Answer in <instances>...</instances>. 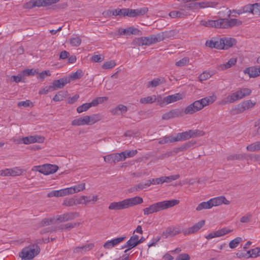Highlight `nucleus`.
Listing matches in <instances>:
<instances>
[{
	"label": "nucleus",
	"instance_id": "obj_17",
	"mask_svg": "<svg viewBox=\"0 0 260 260\" xmlns=\"http://www.w3.org/2000/svg\"><path fill=\"white\" fill-rule=\"evenodd\" d=\"M127 208L125 199L119 202H114L110 204L108 209L110 210H120Z\"/></svg>",
	"mask_w": 260,
	"mask_h": 260
},
{
	"label": "nucleus",
	"instance_id": "obj_9",
	"mask_svg": "<svg viewBox=\"0 0 260 260\" xmlns=\"http://www.w3.org/2000/svg\"><path fill=\"white\" fill-rule=\"evenodd\" d=\"M252 92V91L250 89L248 88H241L239 90L236 91V92L232 93V97L233 98H231L233 101H237L239 100H241L244 98L246 96L250 95Z\"/></svg>",
	"mask_w": 260,
	"mask_h": 260
},
{
	"label": "nucleus",
	"instance_id": "obj_1",
	"mask_svg": "<svg viewBox=\"0 0 260 260\" xmlns=\"http://www.w3.org/2000/svg\"><path fill=\"white\" fill-rule=\"evenodd\" d=\"M201 24L206 27L229 28L234 26H239L242 21L238 19H219L216 20H202Z\"/></svg>",
	"mask_w": 260,
	"mask_h": 260
},
{
	"label": "nucleus",
	"instance_id": "obj_12",
	"mask_svg": "<svg viewBox=\"0 0 260 260\" xmlns=\"http://www.w3.org/2000/svg\"><path fill=\"white\" fill-rule=\"evenodd\" d=\"M79 216V214L76 212H68L64 214L56 215L55 217V221L60 222H66L74 219Z\"/></svg>",
	"mask_w": 260,
	"mask_h": 260
},
{
	"label": "nucleus",
	"instance_id": "obj_61",
	"mask_svg": "<svg viewBox=\"0 0 260 260\" xmlns=\"http://www.w3.org/2000/svg\"><path fill=\"white\" fill-rule=\"evenodd\" d=\"M37 73L34 69H25L22 72L23 77L26 76L34 75Z\"/></svg>",
	"mask_w": 260,
	"mask_h": 260
},
{
	"label": "nucleus",
	"instance_id": "obj_13",
	"mask_svg": "<svg viewBox=\"0 0 260 260\" xmlns=\"http://www.w3.org/2000/svg\"><path fill=\"white\" fill-rule=\"evenodd\" d=\"M205 220H202L198 223L194 224L191 227L188 228L185 230H183V233L184 235H190L197 232L200 230L205 224Z\"/></svg>",
	"mask_w": 260,
	"mask_h": 260
},
{
	"label": "nucleus",
	"instance_id": "obj_31",
	"mask_svg": "<svg viewBox=\"0 0 260 260\" xmlns=\"http://www.w3.org/2000/svg\"><path fill=\"white\" fill-rule=\"evenodd\" d=\"M88 125H92L100 121L102 118L100 114H92L86 116Z\"/></svg>",
	"mask_w": 260,
	"mask_h": 260
},
{
	"label": "nucleus",
	"instance_id": "obj_37",
	"mask_svg": "<svg viewBox=\"0 0 260 260\" xmlns=\"http://www.w3.org/2000/svg\"><path fill=\"white\" fill-rule=\"evenodd\" d=\"M143 29H140L138 28L130 26L126 28H120L118 29V32H141Z\"/></svg>",
	"mask_w": 260,
	"mask_h": 260
},
{
	"label": "nucleus",
	"instance_id": "obj_10",
	"mask_svg": "<svg viewBox=\"0 0 260 260\" xmlns=\"http://www.w3.org/2000/svg\"><path fill=\"white\" fill-rule=\"evenodd\" d=\"M182 229L180 225L168 227L162 233V237L167 238L168 237H173L182 232Z\"/></svg>",
	"mask_w": 260,
	"mask_h": 260
},
{
	"label": "nucleus",
	"instance_id": "obj_59",
	"mask_svg": "<svg viewBox=\"0 0 260 260\" xmlns=\"http://www.w3.org/2000/svg\"><path fill=\"white\" fill-rule=\"evenodd\" d=\"M85 183H81L73 186L72 187L74 193L83 190L85 188Z\"/></svg>",
	"mask_w": 260,
	"mask_h": 260
},
{
	"label": "nucleus",
	"instance_id": "obj_21",
	"mask_svg": "<svg viewBox=\"0 0 260 260\" xmlns=\"http://www.w3.org/2000/svg\"><path fill=\"white\" fill-rule=\"evenodd\" d=\"M125 236L121 237L107 241L103 245V247L107 249H110L122 242L125 239Z\"/></svg>",
	"mask_w": 260,
	"mask_h": 260
},
{
	"label": "nucleus",
	"instance_id": "obj_25",
	"mask_svg": "<svg viewBox=\"0 0 260 260\" xmlns=\"http://www.w3.org/2000/svg\"><path fill=\"white\" fill-rule=\"evenodd\" d=\"M94 246L93 243H90L81 247H77L74 249L73 252L76 254H82L92 249Z\"/></svg>",
	"mask_w": 260,
	"mask_h": 260
},
{
	"label": "nucleus",
	"instance_id": "obj_19",
	"mask_svg": "<svg viewBox=\"0 0 260 260\" xmlns=\"http://www.w3.org/2000/svg\"><path fill=\"white\" fill-rule=\"evenodd\" d=\"M244 12H250L254 15H258L260 14V4H254L245 6L243 8Z\"/></svg>",
	"mask_w": 260,
	"mask_h": 260
},
{
	"label": "nucleus",
	"instance_id": "obj_47",
	"mask_svg": "<svg viewBox=\"0 0 260 260\" xmlns=\"http://www.w3.org/2000/svg\"><path fill=\"white\" fill-rule=\"evenodd\" d=\"M179 177V175H173L170 176H162V182L163 183H169L173 180L178 179Z\"/></svg>",
	"mask_w": 260,
	"mask_h": 260
},
{
	"label": "nucleus",
	"instance_id": "obj_45",
	"mask_svg": "<svg viewBox=\"0 0 260 260\" xmlns=\"http://www.w3.org/2000/svg\"><path fill=\"white\" fill-rule=\"evenodd\" d=\"M92 106L91 103H85L83 105L79 106L77 108V111L79 113H82L84 111H87L88 109H89L90 107Z\"/></svg>",
	"mask_w": 260,
	"mask_h": 260
},
{
	"label": "nucleus",
	"instance_id": "obj_2",
	"mask_svg": "<svg viewBox=\"0 0 260 260\" xmlns=\"http://www.w3.org/2000/svg\"><path fill=\"white\" fill-rule=\"evenodd\" d=\"M214 96H207L197 100L187 106L183 109V114L191 115L202 110L205 106L212 104L215 101Z\"/></svg>",
	"mask_w": 260,
	"mask_h": 260
},
{
	"label": "nucleus",
	"instance_id": "obj_11",
	"mask_svg": "<svg viewBox=\"0 0 260 260\" xmlns=\"http://www.w3.org/2000/svg\"><path fill=\"white\" fill-rule=\"evenodd\" d=\"M125 16H127L130 17H134L138 16L144 15L148 12V9L146 7L137 9L127 8L125 9Z\"/></svg>",
	"mask_w": 260,
	"mask_h": 260
},
{
	"label": "nucleus",
	"instance_id": "obj_44",
	"mask_svg": "<svg viewBox=\"0 0 260 260\" xmlns=\"http://www.w3.org/2000/svg\"><path fill=\"white\" fill-rule=\"evenodd\" d=\"M247 254H249V255L247 257V258L249 257H257L260 256L259 255V247H256L254 249H250L247 252Z\"/></svg>",
	"mask_w": 260,
	"mask_h": 260
},
{
	"label": "nucleus",
	"instance_id": "obj_3",
	"mask_svg": "<svg viewBox=\"0 0 260 260\" xmlns=\"http://www.w3.org/2000/svg\"><path fill=\"white\" fill-rule=\"evenodd\" d=\"M179 203L177 200H171L157 202L143 209L144 214L148 215L172 207Z\"/></svg>",
	"mask_w": 260,
	"mask_h": 260
},
{
	"label": "nucleus",
	"instance_id": "obj_55",
	"mask_svg": "<svg viewBox=\"0 0 260 260\" xmlns=\"http://www.w3.org/2000/svg\"><path fill=\"white\" fill-rule=\"evenodd\" d=\"M116 65V64L114 60H110L105 62L102 65V68L103 69H110L113 68Z\"/></svg>",
	"mask_w": 260,
	"mask_h": 260
},
{
	"label": "nucleus",
	"instance_id": "obj_56",
	"mask_svg": "<svg viewBox=\"0 0 260 260\" xmlns=\"http://www.w3.org/2000/svg\"><path fill=\"white\" fill-rule=\"evenodd\" d=\"M156 102L160 107H164L168 104L166 102V97L162 98L160 95H155Z\"/></svg>",
	"mask_w": 260,
	"mask_h": 260
},
{
	"label": "nucleus",
	"instance_id": "obj_42",
	"mask_svg": "<svg viewBox=\"0 0 260 260\" xmlns=\"http://www.w3.org/2000/svg\"><path fill=\"white\" fill-rule=\"evenodd\" d=\"M55 217H53V218H44L43 219L41 222L40 223L39 225L40 226H44L49 225L55 223Z\"/></svg>",
	"mask_w": 260,
	"mask_h": 260
},
{
	"label": "nucleus",
	"instance_id": "obj_24",
	"mask_svg": "<svg viewBox=\"0 0 260 260\" xmlns=\"http://www.w3.org/2000/svg\"><path fill=\"white\" fill-rule=\"evenodd\" d=\"M127 208L130 207L136 206L142 204L143 202V200L141 197H135L134 198H128L125 199Z\"/></svg>",
	"mask_w": 260,
	"mask_h": 260
},
{
	"label": "nucleus",
	"instance_id": "obj_41",
	"mask_svg": "<svg viewBox=\"0 0 260 260\" xmlns=\"http://www.w3.org/2000/svg\"><path fill=\"white\" fill-rule=\"evenodd\" d=\"M77 199L75 198H67L62 203V205L67 207H71L77 205Z\"/></svg>",
	"mask_w": 260,
	"mask_h": 260
},
{
	"label": "nucleus",
	"instance_id": "obj_64",
	"mask_svg": "<svg viewBox=\"0 0 260 260\" xmlns=\"http://www.w3.org/2000/svg\"><path fill=\"white\" fill-rule=\"evenodd\" d=\"M190 256L187 253H182L179 254L176 258L175 260H189Z\"/></svg>",
	"mask_w": 260,
	"mask_h": 260
},
{
	"label": "nucleus",
	"instance_id": "obj_58",
	"mask_svg": "<svg viewBox=\"0 0 260 260\" xmlns=\"http://www.w3.org/2000/svg\"><path fill=\"white\" fill-rule=\"evenodd\" d=\"M231 98H233L232 97V94L228 96L226 98L223 99L221 100L219 102V105H225L228 103H234L235 101H233V100H232Z\"/></svg>",
	"mask_w": 260,
	"mask_h": 260
},
{
	"label": "nucleus",
	"instance_id": "obj_23",
	"mask_svg": "<svg viewBox=\"0 0 260 260\" xmlns=\"http://www.w3.org/2000/svg\"><path fill=\"white\" fill-rule=\"evenodd\" d=\"M237 61L236 58H231L227 62L217 65L216 68L219 70L224 71L235 65Z\"/></svg>",
	"mask_w": 260,
	"mask_h": 260
},
{
	"label": "nucleus",
	"instance_id": "obj_6",
	"mask_svg": "<svg viewBox=\"0 0 260 260\" xmlns=\"http://www.w3.org/2000/svg\"><path fill=\"white\" fill-rule=\"evenodd\" d=\"M205 133L199 129H190L184 132L178 133L175 137L176 142L188 140L191 138H197L204 136Z\"/></svg>",
	"mask_w": 260,
	"mask_h": 260
},
{
	"label": "nucleus",
	"instance_id": "obj_29",
	"mask_svg": "<svg viewBox=\"0 0 260 260\" xmlns=\"http://www.w3.org/2000/svg\"><path fill=\"white\" fill-rule=\"evenodd\" d=\"M44 0H31L29 2L26 4V8H32L35 7H45Z\"/></svg>",
	"mask_w": 260,
	"mask_h": 260
},
{
	"label": "nucleus",
	"instance_id": "obj_34",
	"mask_svg": "<svg viewBox=\"0 0 260 260\" xmlns=\"http://www.w3.org/2000/svg\"><path fill=\"white\" fill-rule=\"evenodd\" d=\"M212 208V205L210 200L207 202H203L199 204L196 207V210L197 211H200L203 209H209Z\"/></svg>",
	"mask_w": 260,
	"mask_h": 260
},
{
	"label": "nucleus",
	"instance_id": "obj_43",
	"mask_svg": "<svg viewBox=\"0 0 260 260\" xmlns=\"http://www.w3.org/2000/svg\"><path fill=\"white\" fill-rule=\"evenodd\" d=\"M83 76V71L81 70H78L76 72L71 74L68 78L71 80H75L81 78Z\"/></svg>",
	"mask_w": 260,
	"mask_h": 260
},
{
	"label": "nucleus",
	"instance_id": "obj_28",
	"mask_svg": "<svg viewBox=\"0 0 260 260\" xmlns=\"http://www.w3.org/2000/svg\"><path fill=\"white\" fill-rule=\"evenodd\" d=\"M187 15V13L184 9H180V11H173L169 13V16L173 18H184Z\"/></svg>",
	"mask_w": 260,
	"mask_h": 260
},
{
	"label": "nucleus",
	"instance_id": "obj_8",
	"mask_svg": "<svg viewBox=\"0 0 260 260\" xmlns=\"http://www.w3.org/2000/svg\"><path fill=\"white\" fill-rule=\"evenodd\" d=\"M58 167L55 165L45 164L42 166H37L34 167L31 170L32 171H38L44 175H49L55 173Z\"/></svg>",
	"mask_w": 260,
	"mask_h": 260
},
{
	"label": "nucleus",
	"instance_id": "obj_52",
	"mask_svg": "<svg viewBox=\"0 0 260 260\" xmlns=\"http://www.w3.org/2000/svg\"><path fill=\"white\" fill-rule=\"evenodd\" d=\"M108 98L106 96L99 97L93 100L91 103L92 106H96L99 104L103 103L104 101H107Z\"/></svg>",
	"mask_w": 260,
	"mask_h": 260
},
{
	"label": "nucleus",
	"instance_id": "obj_38",
	"mask_svg": "<svg viewBox=\"0 0 260 260\" xmlns=\"http://www.w3.org/2000/svg\"><path fill=\"white\" fill-rule=\"evenodd\" d=\"M67 91H59L54 96L53 100L55 102L62 101L67 96Z\"/></svg>",
	"mask_w": 260,
	"mask_h": 260
},
{
	"label": "nucleus",
	"instance_id": "obj_40",
	"mask_svg": "<svg viewBox=\"0 0 260 260\" xmlns=\"http://www.w3.org/2000/svg\"><path fill=\"white\" fill-rule=\"evenodd\" d=\"M163 83V80L160 78H155L147 83V87H155Z\"/></svg>",
	"mask_w": 260,
	"mask_h": 260
},
{
	"label": "nucleus",
	"instance_id": "obj_39",
	"mask_svg": "<svg viewBox=\"0 0 260 260\" xmlns=\"http://www.w3.org/2000/svg\"><path fill=\"white\" fill-rule=\"evenodd\" d=\"M156 102L155 95L148 96L140 99V102L143 104H152Z\"/></svg>",
	"mask_w": 260,
	"mask_h": 260
},
{
	"label": "nucleus",
	"instance_id": "obj_60",
	"mask_svg": "<svg viewBox=\"0 0 260 260\" xmlns=\"http://www.w3.org/2000/svg\"><path fill=\"white\" fill-rule=\"evenodd\" d=\"M22 170L18 168H14L11 169V176H17L22 174Z\"/></svg>",
	"mask_w": 260,
	"mask_h": 260
},
{
	"label": "nucleus",
	"instance_id": "obj_30",
	"mask_svg": "<svg viewBox=\"0 0 260 260\" xmlns=\"http://www.w3.org/2000/svg\"><path fill=\"white\" fill-rule=\"evenodd\" d=\"M183 95L182 94L178 93L172 95H170L166 97V102L168 104L172 103L180 100L182 99Z\"/></svg>",
	"mask_w": 260,
	"mask_h": 260
},
{
	"label": "nucleus",
	"instance_id": "obj_53",
	"mask_svg": "<svg viewBox=\"0 0 260 260\" xmlns=\"http://www.w3.org/2000/svg\"><path fill=\"white\" fill-rule=\"evenodd\" d=\"M175 137H164L161 140H160L158 143L160 144H166L168 143H173L175 142Z\"/></svg>",
	"mask_w": 260,
	"mask_h": 260
},
{
	"label": "nucleus",
	"instance_id": "obj_20",
	"mask_svg": "<svg viewBox=\"0 0 260 260\" xmlns=\"http://www.w3.org/2000/svg\"><path fill=\"white\" fill-rule=\"evenodd\" d=\"M212 207L213 206H217L224 204L225 205H229L230 202L226 200L224 196H219L216 198H212L210 200Z\"/></svg>",
	"mask_w": 260,
	"mask_h": 260
},
{
	"label": "nucleus",
	"instance_id": "obj_16",
	"mask_svg": "<svg viewBox=\"0 0 260 260\" xmlns=\"http://www.w3.org/2000/svg\"><path fill=\"white\" fill-rule=\"evenodd\" d=\"M70 82V79L68 78H62L58 80H54L52 83V87L53 90H56L58 89L62 88L67 84Z\"/></svg>",
	"mask_w": 260,
	"mask_h": 260
},
{
	"label": "nucleus",
	"instance_id": "obj_32",
	"mask_svg": "<svg viewBox=\"0 0 260 260\" xmlns=\"http://www.w3.org/2000/svg\"><path fill=\"white\" fill-rule=\"evenodd\" d=\"M108 15L125 16V9H117L113 10H109L107 12Z\"/></svg>",
	"mask_w": 260,
	"mask_h": 260
},
{
	"label": "nucleus",
	"instance_id": "obj_33",
	"mask_svg": "<svg viewBox=\"0 0 260 260\" xmlns=\"http://www.w3.org/2000/svg\"><path fill=\"white\" fill-rule=\"evenodd\" d=\"M73 125H88L86 116L74 119L72 122Z\"/></svg>",
	"mask_w": 260,
	"mask_h": 260
},
{
	"label": "nucleus",
	"instance_id": "obj_49",
	"mask_svg": "<svg viewBox=\"0 0 260 260\" xmlns=\"http://www.w3.org/2000/svg\"><path fill=\"white\" fill-rule=\"evenodd\" d=\"M124 160L127 157H131L135 156L138 152L137 150H131L122 152Z\"/></svg>",
	"mask_w": 260,
	"mask_h": 260
},
{
	"label": "nucleus",
	"instance_id": "obj_27",
	"mask_svg": "<svg viewBox=\"0 0 260 260\" xmlns=\"http://www.w3.org/2000/svg\"><path fill=\"white\" fill-rule=\"evenodd\" d=\"M243 72L245 74H248L250 78H256L259 76L257 68L255 67L246 68Z\"/></svg>",
	"mask_w": 260,
	"mask_h": 260
},
{
	"label": "nucleus",
	"instance_id": "obj_36",
	"mask_svg": "<svg viewBox=\"0 0 260 260\" xmlns=\"http://www.w3.org/2000/svg\"><path fill=\"white\" fill-rule=\"evenodd\" d=\"M246 149L251 152L260 151V141L248 145L246 147Z\"/></svg>",
	"mask_w": 260,
	"mask_h": 260
},
{
	"label": "nucleus",
	"instance_id": "obj_35",
	"mask_svg": "<svg viewBox=\"0 0 260 260\" xmlns=\"http://www.w3.org/2000/svg\"><path fill=\"white\" fill-rule=\"evenodd\" d=\"M127 110V108L125 106L123 105H119L115 109L112 110L113 114L119 115L120 114L125 113Z\"/></svg>",
	"mask_w": 260,
	"mask_h": 260
},
{
	"label": "nucleus",
	"instance_id": "obj_15",
	"mask_svg": "<svg viewBox=\"0 0 260 260\" xmlns=\"http://www.w3.org/2000/svg\"><path fill=\"white\" fill-rule=\"evenodd\" d=\"M77 199L78 204L87 205L90 203L94 204L98 201V197L97 195H93L91 197L83 196Z\"/></svg>",
	"mask_w": 260,
	"mask_h": 260
},
{
	"label": "nucleus",
	"instance_id": "obj_54",
	"mask_svg": "<svg viewBox=\"0 0 260 260\" xmlns=\"http://www.w3.org/2000/svg\"><path fill=\"white\" fill-rule=\"evenodd\" d=\"M173 118L176 117H181L184 115L183 109H175L171 110Z\"/></svg>",
	"mask_w": 260,
	"mask_h": 260
},
{
	"label": "nucleus",
	"instance_id": "obj_14",
	"mask_svg": "<svg viewBox=\"0 0 260 260\" xmlns=\"http://www.w3.org/2000/svg\"><path fill=\"white\" fill-rule=\"evenodd\" d=\"M44 137L38 135L30 136L22 139V141L24 144H29L34 143H42L44 142Z\"/></svg>",
	"mask_w": 260,
	"mask_h": 260
},
{
	"label": "nucleus",
	"instance_id": "obj_50",
	"mask_svg": "<svg viewBox=\"0 0 260 260\" xmlns=\"http://www.w3.org/2000/svg\"><path fill=\"white\" fill-rule=\"evenodd\" d=\"M80 225L79 222H74V223H68L64 225H62L60 226V229L62 230L67 229L70 230L71 229L77 227Z\"/></svg>",
	"mask_w": 260,
	"mask_h": 260
},
{
	"label": "nucleus",
	"instance_id": "obj_57",
	"mask_svg": "<svg viewBox=\"0 0 260 260\" xmlns=\"http://www.w3.org/2000/svg\"><path fill=\"white\" fill-rule=\"evenodd\" d=\"M113 156L114 158V163L124 160L123 153L122 152L120 153H113Z\"/></svg>",
	"mask_w": 260,
	"mask_h": 260
},
{
	"label": "nucleus",
	"instance_id": "obj_51",
	"mask_svg": "<svg viewBox=\"0 0 260 260\" xmlns=\"http://www.w3.org/2000/svg\"><path fill=\"white\" fill-rule=\"evenodd\" d=\"M242 241V238L240 237H237L234 240H232L229 243V247L232 248H236L238 244Z\"/></svg>",
	"mask_w": 260,
	"mask_h": 260
},
{
	"label": "nucleus",
	"instance_id": "obj_18",
	"mask_svg": "<svg viewBox=\"0 0 260 260\" xmlns=\"http://www.w3.org/2000/svg\"><path fill=\"white\" fill-rule=\"evenodd\" d=\"M223 42L222 39L218 40H211L206 41V45L211 48H215L219 50H223Z\"/></svg>",
	"mask_w": 260,
	"mask_h": 260
},
{
	"label": "nucleus",
	"instance_id": "obj_63",
	"mask_svg": "<svg viewBox=\"0 0 260 260\" xmlns=\"http://www.w3.org/2000/svg\"><path fill=\"white\" fill-rule=\"evenodd\" d=\"M211 77V75L208 72H204L199 77L200 81H205L210 78Z\"/></svg>",
	"mask_w": 260,
	"mask_h": 260
},
{
	"label": "nucleus",
	"instance_id": "obj_62",
	"mask_svg": "<svg viewBox=\"0 0 260 260\" xmlns=\"http://www.w3.org/2000/svg\"><path fill=\"white\" fill-rule=\"evenodd\" d=\"M151 185V182L149 180H148L146 181V182L144 183L143 182H141L137 184V187L140 190H143L145 188H146L147 187L150 186Z\"/></svg>",
	"mask_w": 260,
	"mask_h": 260
},
{
	"label": "nucleus",
	"instance_id": "obj_7",
	"mask_svg": "<svg viewBox=\"0 0 260 260\" xmlns=\"http://www.w3.org/2000/svg\"><path fill=\"white\" fill-rule=\"evenodd\" d=\"M256 105V102L251 100L244 101L233 107L231 110V114L235 115L242 113L246 110L252 108Z\"/></svg>",
	"mask_w": 260,
	"mask_h": 260
},
{
	"label": "nucleus",
	"instance_id": "obj_26",
	"mask_svg": "<svg viewBox=\"0 0 260 260\" xmlns=\"http://www.w3.org/2000/svg\"><path fill=\"white\" fill-rule=\"evenodd\" d=\"M223 44V50H228L236 44V40L232 38H222Z\"/></svg>",
	"mask_w": 260,
	"mask_h": 260
},
{
	"label": "nucleus",
	"instance_id": "obj_46",
	"mask_svg": "<svg viewBox=\"0 0 260 260\" xmlns=\"http://www.w3.org/2000/svg\"><path fill=\"white\" fill-rule=\"evenodd\" d=\"M81 43V39L79 37L76 36L73 37L70 40V43L72 46L78 47Z\"/></svg>",
	"mask_w": 260,
	"mask_h": 260
},
{
	"label": "nucleus",
	"instance_id": "obj_5",
	"mask_svg": "<svg viewBox=\"0 0 260 260\" xmlns=\"http://www.w3.org/2000/svg\"><path fill=\"white\" fill-rule=\"evenodd\" d=\"M40 252V248L37 244H31L22 249L19 253L21 260H32Z\"/></svg>",
	"mask_w": 260,
	"mask_h": 260
},
{
	"label": "nucleus",
	"instance_id": "obj_48",
	"mask_svg": "<svg viewBox=\"0 0 260 260\" xmlns=\"http://www.w3.org/2000/svg\"><path fill=\"white\" fill-rule=\"evenodd\" d=\"M196 144V142L194 141L191 140L186 142V143L183 144L180 146L181 151H185L193 146Z\"/></svg>",
	"mask_w": 260,
	"mask_h": 260
},
{
	"label": "nucleus",
	"instance_id": "obj_22",
	"mask_svg": "<svg viewBox=\"0 0 260 260\" xmlns=\"http://www.w3.org/2000/svg\"><path fill=\"white\" fill-rule=\"evenodd\" d=\"M139 236L137 235H134L130 238L129 240L122 247V249L126 247H129V249H132L138 245Z\"/></svg>",
	"mask_w": 260,
	"mask_h": 260
},
{
	"label": "nucleus",
	"instance_id": "obj_4",
	"mask_svg": "<svg viewBox=\"0 0 260 260\" xmlns=\"http://www.w3.org/2000/svg\"><path fill=\"white\" fill-rule=\"evenodd\" d=\"M164 37L160 34L151 35L148 37H140L133 40L134 45L141 46H150L153 44L160 42L164 39Z\"/></svg>",
	"mask_w": 260,
	"mask_h": 260
}]
</instances>
